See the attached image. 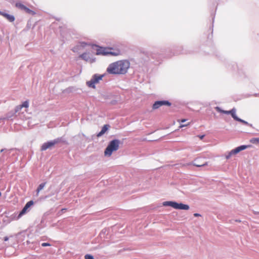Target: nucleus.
Here are the masks:
<instances>
[{"label":"nucleus","instance_id":"26","mask_svg":"<svg viewBox=\"0 0 259 259\" xmlns=\"http://www.w3.org/2000/svg\"><path fill=\"white\" fill-rule=\"evenodd\" d=\"M186 121V119H181V120L179 119V120H178V121L179 122H185V121Z\"/></svg>","mask_w":259,"mask_h":259},{"label":"nucleus","instance_id":"30","mask_svg":"<svg viewBox=\"0 0 259 259\" xmlns=\"http://www.w3.org/2000/svg\"><path fill=\"white\" fill-rule=\"evenodd\" d=\"M1 196V192H0V196Z\"/></svg>","mask_w":259,"mask_h":259},{"label":"nucleus","instance_id":"19","mask_svg":"<svg viewBox=\"0 0 259 259\" xmlns=\"http://www.w3.org/2000/svg\"><path fill=\"white\" fill-rule=\"evenodd\" d=\"M250 143L257 144L259 143V138H252L250 140Z\"/></svg>","mask_w":259,"mask_h":259},{"label":"nucleus","instance_id":"2","mask_svg":"<svg viewBox=\"0 0 259 259\" xmlns=\"http://www.w3.org/2000/svg\"><path fill=\"white\" fill-rule=\"evenodd\" d=\"M96 48V54L117 56L121 54V51L118 49H113L112 48H105L95 46Z\"/></svg>","mask_w":259,"mask_h":259},{"label":"nucleus","instance_id":"18","mask_svg":"<svg viewBox=\"0 0 259 259\" xmlns=\"http://www.w3.org/2000/svg\"><path fill=\"white\" fill-rule=\"evenodd\" d=\"M16 7L18 8L19 9H20L21 10H24L25 8L26 7L24 5L20 3H17L15 5Z\"/></svg>","mask_w":259,"mask_h":259},{"label":"nucleus","instance_id":"22","mask_svg":"<svg viewBox=\"0 0 259 259\" xmlns=\"http://www.w3.org/2000/svg\"><path fill=\"white\" fill-rule=\"evenodd\" d=\"M84 258L85 259H94L93 256L90 254H86Z\"/></svg>","mask_w":259,"mask_h":259},{"label":"nucleus","instance_id":"27","mask_svg":"<svg viewBox=\"0 0 259 259\" xmlns=\"http://www.w3.org/2000/svg\"><path fill=\"white\" fill-rule=\"evenodd\" d=\"M194 215L195 217H199V216H200V214H199V213H195L194 214Z\"/></svg>","mask_w":259,"mask_h":259},{"label":"nucleus","instance_id":"8","mask_svg":"<svg viewBox=\"0 0 259 259\" xmlns=\"http://www.w3.org/2000/svg\"><path fill=\"white\" fill-rule=\"evenodd\" d=\"M58 142L57 140H54L53 141H50L47 143H45L44 144H42V145L41 147V150L45 151L47 149L53 147Z\"/></svg>","mask_w":259,"mask_h":259},{"label":"nucleus","instance_id":"9","mask_svg":"<svg viewBox=\"0 0 259 259\" xmlns=\"http://www.w3.org/2000/svg\"><path fill=\"white\" fill-rule=\"evenodd\" d=\"M34 202L32 200L28 201L23 207L18 215V218H20L27 211L28 209L33 204Z\"/></svg>","mask_w":259,"mask_h":259},{"label":"nucleus","instance_id":"20","mask_svg":"<svg viewBox=\"0 0 259 259\" xmlns=\"http://www.w3.org/2000/svg\"><path fill=\"white\" fill-rule=\"evenodd\" d=\"M24 11L27 13H28V14H30L33 15L35 14V13L34 11H33L32 10H31L30 9H29L27 7L25 8Z\"/></svg>","mask_w":259,"mask_h":259},{"label":"nucleus","instance_id":"23","mask_svg":"<svg viewBox=\"0 0 259 259\" xmlns=\"http://www.w3.org/2000/svg\"><path fill=\"white\" fill-rule=\"evenodd\" d=\"M237 121H239V122H241V123H243L244 124L249 125V123L247 122H246L245 120H242V119H240L239 118V119H238Z\"/></svg>","mask_w":259,"mask_h":259},{"label":"nucleus","instance_id":"17","mask_svg":"<svg viewBox=\"0 0 259 259\" xmlns=\"http://www.w3.org/2000/svg\"><path fill=\"white\" fill-rule=\"evenodd\" d=\"M186 165H193L194 166H197V167H201V166H204L207 165V162H205V163H203V164L198 163V164H195V163L192 164L191 163H189L186 164Z\"/></svg>","mask_w":259,"mask_h":259},{"label":"nucleus","instance_id":"10","mask_svg":"<svg viewBox=\"0 0 259 259\" xmlns=\"http://www.w3.org/2000/svg\"><path fill=\"white\" fill-rule=\"evenodd\" d=\"M79 58L91 63H92L95 61V59L92 58L90 56V55L87 53L82 54L79 56Z\"/></svg>","mask_w":259,"mask_h":259},{"label":"nucleus","instance_id":"4","mask_svg":"<svg viewBox=\"0 0 259 259\" xmlns=\"http://www.w3.org/2000/svg\"><path fill=\"white\" fill-rule=\"evenodd\" d=\"M163 205L166 206H169L173 207L174 208L177 209H183V210H188L189 209V206L188 205L184 204L183 203H178L174 201H164L163 202Z\"/></svg>","mask_w":259,"mask_h":259},{"label":"nucleus","instance_id":"13","mask_svg":"<svg viewBox=\"0 0 259 259\" xmlns=\"http://www.w3.org/2000/svg\"><path fill=\"white\" fill-rule=\"evenodd\" d=\"M29 106V103L28 101L24 102L22 105H20L16 107V112H18L22 108H28Z\"/></svg>","mask_w":259,"mask_h":259},{"label":"nucleus","instance_id":"14","mask_svg":"<svg viewBox=\"0 0 259 259\" xmlns=\"http://www.w3.org/2000/svg\"><path fill=\"white\" fill-rule=\"evenodd\" d=\"M230 114L231 115V116H232V117L236 121L238 120V119H239V118L236 116V110L235 109H232L230 111Z\"/></svg>","mask_w":259,"mask_h":259},{"label":"nucleus","instance_id":"16","mask_svg":"<svg viewBox=\"0 0 259 259\" xmlns=\"http://www.w3.org/2000/svg\"><path fill=\"white\" fill-rule=\"evenodd\" d=\"M186 165H193L194 166H197V167H201V166H204L207 165V162H205V163H203V164L198 163V164H195V163L192 164L191 163H189L186 164Z\"/></svg>","mask_w":259,"mask_h":259},{"label":"nucleus","instance_id":"12","mask_svg":"<svg viewBox=\"0 0 259 259\" xmlns=\"http://www.w3.org/2000/svg\"><path fill=\"white\" fill-rule=\"evenodd\" d=\"M0 14L5 17L10 22H13L15 20V17L14 16L5 13L4 12H0Z\"/></svg>","mask_w":259,"mask_h":259},{"label":"nucleus","instance_id":"5","mask_svg":"<svg viewBox=\"0 0 259 259\" xmlns=\"http://www.w3.org/2000/svg\"><path fill=\"white\" fill-rule=\"evenodd\" d=\"M103 77V75H94L90 80L87 81V84L88 86L90 88H95V84L98 83L102 79Z\"/></svg>","mask_w":259,"mask_h":259},{"label":"nucleus","instance_id":"11","mask_svg":"<svg viewBox=\"0 0 259 259\" xmlns=\"http://www.w3.org/2000/svg\"><path fill=\"white\" fill-rule=\"evenodd\" d=\"M110 126L109 124H105L101 130V131L97 135V137H101L110 128Z\"/></svg>","mask_w":259,"mask_h":259},{"label":"nucleus","instance_id":"21","mask_svg":"<svg viewBox=\"0 0 259 259\" xmlns=\"http://www.w3.org/2000/svg\"><path fill=\"white\" fill-rule=\"evenodd\" d=\"M216 109L218 111L222 112V113H224L227 114H229L230 113V112H229L230 111L222 110L220 109L219 107H217Z\"/></svg>","mask_w":259,"mask_h":259},{"label":"nucleus","instance_id":"7","mask_svg":"<svg viewBox=\"0 0 259 259\" xmlns=\"http://www.w3.org/2000/svg\"><path fill=\"white\" fill-rule=\"evenodd\" d=\"M163 105L170 106L171 105V103L167 101H158L154 103L153 105L152 108L153 109H156Z\"/></svg>","mask_w":259,"mask_h":259},{"label":"nucleus","instance_id":"29","mask_svg":"<svg viewBox=\"0 0 259 259\" xmlns=\"http://www.w3.org/2000/svg\"><path fill=\"white\" fill-rule=\"evenodd\" d=\"M8 240V238L7 237H6L4 239L5 241H7Z\"/></svg>","mask_w":259,"mask_h":259},{"label":"nucleus","instance_id":"1","mask_svg":"<svg viewBox=\"0 0 259 259\" xmlns=\"http://www.w3.org/2000/svg\"><path fill=\"white\" fill-rule=\"evenodd\" d=\"M130 67L128 60H122L111 63L107 68V72L111 74H124Z\"/></svg>","mask_w":259,"mask_h":259},{"label":"nucleus","instance_id":"24","mask_svg":"<svg viewBox=\"0 0 259 259\" xmlns=\"http://www.w3.org/2000/svg\"><path fill=\"white\" fill-rule=\"evenodd\" d=\"M50 245H51V244L48 243H42L41 244V246H43V247L49 246Z\"/></svg>","mask_w":259,"mask_h":259},{"label":"nucleus","instance_id":"25","mask_svg":"<svg viewBox=\"0 0 259 259\" xmlns=\"http://www.w3.org/2000/svg\"><path fill=\"white\" fill-rule=\"evenodd\" d=\"M190 124V123H188V124H181L179 126L180 128H182L183 127H185V126H187L188 125H189Z\"/></svg>","mask_w":259,"mask_h":259},{"label":"nucleus","instance_id":"15","mask_svg":"<svg viewBox=\"0 0 259 259\" xmlns=\"http://www.w3.org/2000/svg\"><path fill=\"white\" fill-rule=\"evenodd\" d=\"M46 184V183L45 182V183H42L41 184H40L38 187H37V189H36V193H37V195H38L39 193V192L44 189V188L45 187V185Z\"/></svg>","mask_w":259,"mask_h":259},{"label":"nucleus","instance_id":"28","mask_svg":"<svg viewBox=\"0 0 259 259\" xmlns=\"http://www.w3.org/2000/svg\"><path fill=\"white\" fill-rule=\"evenodd\" d=\"M204 137V135L199 136V137L201 140H202Z\"/></svg>","mask_w":259,"mask_h":259},{"label":"nucleus","instance_id":"6","mask_svg":"<svg viewBox=\"0 0 259 259\" xmlns=\"http://www.w3.org/2000/svg\"><path fill=\"white\" fill-rule=\"evenodd\" d=\"M250 147V145H242L236 148L231 150L228 154L226 155L225 157L227 159H229L232 155L237 154L242 150H245L248 147Z\"/></svg>","mask_w":259,"mask_h":259},{"label":"nucleus","instance_id":"3","mask_svg":"<svg viewBox=\"0 0 259 259\" xmlns=\"http://www.w3.org/2000/svg\"><path fill=\"white\" fill-rule=\"evenodd\" d=\"M119 140L115 139L111 141L104 151L105 156L110 157L113 152L119 149Z\"/></svg>","mask_w":259,"mask_h":259}]
</instances>
